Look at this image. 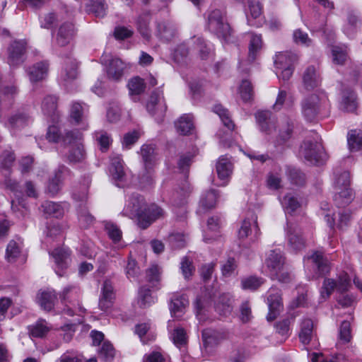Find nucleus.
<instances>
[{"instance_id": "1", "label": "nucleus", "mask_w": 362, "mask_h": 362, "mask_svg": "<svg viewBox=\"0 0 362 362\" xmlns=\"http://www.w3.org/2000/svg\"><path fill=\"white\" fill-rule=\"evenodd\" d=\"M265 265L272 279L282 283H288L291 279V274L285 264V257L280 250H272L267 254Z\"/></svg>"}, {"instance_id": "2", "label": "nucleus", "mask_w": 362, "mask_h": 362, "mask_svg": "<svg viewBox=\"0 0 362 362\" xmlns=\"http://www.w3.org/2000/svg\"><path fill=\"white\" fill-rule=\"evenodd\" d=\"M146 210V204L144 197L139 194H133L127 201L123 213L133 218H136L140 228L145 229L149 226V219L144 216Z\"/></svg>"}, {"instance_id": "3", "label": "nucleus", "mask_w": 362, "mask_h": 362, "mask_svg": "<svg viewBox=\"0 0 362 362\" xmlns=\"http://www.w3.org/2000/svg\"><path fill=\"white\" fill-rule=\"evenodd\" d=\"M328 107V100L325 94H311L302 103V112L307 120L312 121Z\"/></svg>"}, {"instance_id": "4", "label": "nucleus", "mask_w": 362, "mask_h": 362, "mask_svg": "<svg viewBox=\"0 0 362 362\" xmlns=\"http://www.w3.org/2000/svg\"><path fill=\"white\" fill-rule=\"evenodd\" d=\"M351 279L346 272L341 273L337 279L326 278L320 289V301H325L329 298L334 289L339 292L348 291L351 286Z\"/></svg>"}, {"instance_id": "5", "label": "nucleus", "mask_w": 362, "mask_h": 362, "mask_svg": "<svg viewBox=\"0 0 362 362\" xmlns=\"http://www.w3.org/2000/svg\"><path fill=\"white\" fill-rule=\"evenodd\" d=\"M209 28L219 38L227 41L230 36L231 30L226 22L224 13L219 9H216L210 13L208 17Z\"/></svg>"}, {"instance_id": "6", "label": "nucleus", "mask_w": 362, "mask_h": 362, "mask_svg": "<svg viewBox=\"0 0 362 362\" xmlns=\"http://www.w3.org/2000/svg\"><path fill=\"white\" fill-rule=\"evenodd\" d=\"M298 57L291 52H279L276 54L274 64L276 75L284 81L288 80L293 72V64Z\"/></svg>"}, {"instance_id": "7", "label": "nucleus", "mask_w": 362, "mask_h": 362, "mask_svg": "<svg viewBox=\"0 0 362 362\" xmlns=\"http://www.w3.org/2000/svg\"><path fill=\"white\" fill-rule=\"evenodd\" d=\"M141 156L146 173L141 177L140 183L143 187H146L153 182V179L151 170L156 164L157 154L153 146L143 145L141 148Z\"/></svg>"}, {"instance_id": "8", "label": "nucleus", "mask_w": 362, "mask_h": 362, "mask_svg": "<svg viewBox=\"0 0 362 362\" xmlns=\"http://www.w3.org/2000/svg\"><path fill=\"white\" fill-rule=\"evenodd\" d=\"M81 135L78 132H70L66 133L64 139V142L70 144L72 141L76 140V144L71 146L67 156L68 160L71 163L81 162L86 157L83 146L81 143Z\"/></svg>"}, {"instance_id": "9", "label": "nucleus", "mask_w": 362, "mask_h": 362, "mask_svg": "<svg viewBox=\"0 0 362 362\" xmlns=\"http://www.w3.org/2000/svg\"><path fill=\"white\" fill-rule=\"evenodd\" d=\"M300 154L311 164H317L323 159V147L320 143L305 141L300 146Z\"/></svg>"}, {"instance_id": "10", "label": "nucleus", "mask_w": 362, "mask_h": 362, "mask_svg": "<svg viewBox=\"0 0 362 362\" xmlns=\"http://www.w3.org/2000/svg\"><path fill=\"white\" fill-rule=\"evenodd\" d=\"M103 64H107V74L110 79L118 81L122 77L126 64L119 58H111L107 54L101 57Z\"/></svg>"}, {"instance_id": "11", "label": "nucleus", "mask_w": 362, "mask_h": 362, "mask_svg": "<svg viewBox=\"0 0 362 362\" xmlns=\"http://www.w3.org/2000/svg\"><path fill=\"white\" fill-rule=\"evenodd\" d=\"M26 49L25 41H14L8 47V63L11 66L18 65L23 62Z\"/></svg>"}, {"instance_id": "12", "label": "nucleus", "mask_w": 362, "mask_h": 362, "mask_svg": "<svg viewBox=\"0 0 362 362\" xmlns=\"http://www.w3.org/2000/svg\"><path fill=\"white\" fill-rule=\"evenodd\" d=\"M62 300L65 303H69L71 305V308H68L66 310V313L69 315H73L74 313V309L78 306L80 310H82V308L79 305V289L76 287L68 286L65 288L62 293L61 295Z\"/></svg>"}, {"instance_id": "13", "label": "nucleus", "mask_w": 362, "mask_h": 362, "mask_svg": "<svg viewBox=\"0 0 362 362\" xmlns=\"http://www.w3.org/2000/svg\"><path fill=\"white\" fill-rule=\"evenodd\" d=\"M76 33V30L73 23L66 22L59 28L56 42L60 47H64L71 42Z\"/></svg>"}, {"instance_id": "14", "label": "nucleus", "mask_w": 362, "mask_h": 362, "mask_svg": "<svg viewBox=\"0 0 362 362\" xmlns=\"http://www.w3.org/2000/svg\"><path fill=\"white\" fill-rule=\"evenodd\" d=\"M146 107L150 113L157 115L158 119H162L167 108L163 94L153 93L151 95Z\"/></svg>"}, {"instance_id": "15", "label": "nucleus", "mask_w": 362, "mask_h": 362, "mask_svg": "<svg viewBox=\"0 0 362 362\" xmlns=\"http://www.w3.org/2000/svg\"><path fill=\"white\" fill-rule=\"evenodd\" d=\"M268 304L269 313L267 318L269 320H273L283 309V304L279 291L274 288L270 289L268 297Z\"/></svg>"}, {"instance_id": "16", "label": "nucleus", "mask_w": 362, "mask_h": 362, "mask_svg": "<svg viewBox=\"0 0 362 362\" xmlns=\"http://www.w3.org/2000/svg\"><path fill=\"white\" fill-rule=\"evenodd\" d=\"M288 241L294 250H300L305 247V241L301 235L300 229L294 224L288 226Z\"/></svg>"}, {"instance_id": "17", "label": "nucleus", "mask_w": 362, "mask_h": 362, "mask_svg": "<svg viewBox=\"0 0 362 362\" xmlns=\"http://www.w3.org/2000/svg\"><path fill=\"white\" fill-rule=\"evenodd\" d=\"M262 7L256 0H250L248 2V23L255 26H260L262 21Z\"/></svg>"}, {"instance_id": "18", "label": "nucleus", "mask_w": 362, "mask_h": 362, "mask_svg": "<svg viewBox=\"0 0 362 362\" xmlns=\"http://www.w3.org/2000/svg\"><path fill=\"white\" fill-rule=\"evenodd\" d=\"M188 305L189 300L185 295L173 294L170 306L172 315L176 318L180 317Z\"/></svg>"}, {"instance_id": "19", "label": "nucleus", "mask_w": 362, "mask_h": 362, "mask_svg": "<svg viewBox=\"0 0 362 362\" xmlns=\"http://www.w3.org/2000/svg\"><path fill=\"white\" fill-rule=\"evenodd\" d=\"M30 121V119L28 115L18 112L8 117L6 125L11 131L16 132L27 126Z\"/></svg>"}, {"instance_id": "20", "label": "nucleus", "mask_w": 362, "mask_h": 362, "mask_svg": "<svg viewBox=\"0 0 362 362\" xmlns=\"http://www.w3.org/2000/svg\"><path fill=\"white\" fill-rule=\"evenodd\" d=\"M57 300V296L54 291L47 290L40 291L37 296V303L45 310H51Z\"/></svg>"}, {"instance_id": "21", "label": "nucleus", "mask_w": 362, "mask_h": 362, "mask_svg": "<svg viewBox=\"0 0 362 362\" xmlns=\"http://www.w3.org/2000/svg\"><path fill=\"white\" fill-rule=\"evenodd\" d=\"M233 171L231 162L227 158H220L216 164V172L220 180L223 181V185L228 182Z\"/></svg>"}, {"instance_id": "22", "label": "nucleus", "mask_w": 362, "mask_h": 362, "mask_svg": "<svg viewBox=\"0 0 362 362\" xmlns=\"http://www.w3.org/2000/svg\"><path fill=\"white\" fill-rule=\"evenodd\" d=\"M350 174L346 170H335L333 175V187L334 191L350 187Z\"/></svg>"}, {"instance_id": "23", "label": "nucleus", "mask_w": 362, "mask_h": 362, "mask_svg": "<svg viewBox=\"0 0 362 362\" xmlns=\"http://www.w3.org/2000/svg\"><path fill=\"white\" fill-rule=\"evenodd\" d=\"M303 79L307 89L317 86L320 82V74L314 66H310L305 69Z\"/></svg>"}, {"instance_id": "24", "label": "nucleus", "mask_w": 362, "mask_h": 362, "mask_svg": "<svg viewBox=\"0 0 362 362\" xmlns=\"http://www.w3.org/2000/svg\"><path fill=\"white\" fill-rule=\"evenodd\" d=\"M49 65L45 62L35 64L29 69V76L32 81H38L44 79L48 73Z\"/></svg>"}, {"instance_id": "25", "label": "nucleus", "mask_w": 362, "mask_h": 362, "mask_svg": "<svg viewBox=\"0 0 362 362\" xmlns=\"http://www.w3.org/2000/svg\"><path fill=\"white\" fill-rule=\"evenodd\" d=\"M23 248V242L21 240H11L9 241L6 250V258L9 262H14L21 254Z\"/></svg>"}, {"instance_id": "26", "label": "nucleus", "mask_w": 362, "mask_h": 362, "mask_svg": "<svg viewBox=\"0 0 362 362\" xmlns=\"http://www.w3.org/2000/svg\"><path fill=\"white\" fill-rule=\"evenodd\" d=\"M57 102V99L55 96L48 95L42 103V110L44 115L50 117L54 121L58 117Z\"/></svg>"}, {"instance_id": "27", "label": "nucleus", "mask_w": 362, "mask_h": 362, "mask_svg": "<svg viewBox=\"0 0 362 362\" xmlns=\"http://www.w3.org/2000/svg\"><path fill=\"white\" fill-rule=\"evenodd\" d=\"M175 128L181 134H190L194 129L193 117L190 115H182L175 123Z\"/></svg>"}, {"instance_id": "28", "label": "nucleus", "mask_w": 362, "mask_h": 362, "mask_svg": "<svg viewBox=\"0 0 362 362\" xmlns=\"http://www.w3.org/2000/svg\"><path fill=\"white\" fill-rule=\"evenodd\" d=\"M252 228L255 230V237H258L259 235V229L257 223L256 218H253L252 221L250 219L244 220L238 230V238L240 239H245L247 238L250 234H251Z\"/></svg>"}, {"instance_id": "29", "label": "nucleus", "mask_w": 362, "mask_h": 362, "mask_svg": "<svg viewBox=\"0 0 362 362\" xmlns=\"http://www.w3.org/2000/svg\"><path fill=\"white\" fill-rule=\"evenodd\" d=\"M334 200L339 207H344L348 205L354 197V194L350 187L334 191Z\"/></svg>"}, {"instance_id": "30", "label": "nucleus", "mask_w": 362, "mask_h": 362, "mask_svg": "<svg viewBox=\"0 0 362 362\" xmlns=\"http://www.w3.org/2000/svg\"><path fill=\"white\" fill-rule=\"evenodd\" d=\"M218 195L214 189L204 192L200 199L199 209L204 212L206 210L215 207L217 202Z\"/></svg>"}, {"instance_id": "31", "label": "nucleus", "mask_w": 362, "mask_h": 362, "mask_svg": "<svg viewBox=\"0 0 362 362\" xmlns=\"http://www.w3.org/2000/svg\"><path fill=\"white\" fill-rule=\"evenodd\" d=\"M313 332V322L311 319H303L300 323V330L299 332V338L303 344L310 343Z\"/></svg>"}, {"instance_id": "32", "label": "nucleus", "mask_w": 362, "mask_h": 362, "mask_svg": "<svg viewBox=\"0 0 362 362\" xmlns=\"http://www.w3.org/2000/svg\"><path fill=\"white\" fill-rule=\"evenodd\" d=\"M269 111H259L256 113V119L261 127V129L267 134H272V129H275L274 121L270 119Z\"/></svg>"}, {"instance_id": "33", "label": "nucleus", "mask_w": 362, "mask_h": 362, "mask_svg": "<svg viewBox=\"0 0 362 362\" xmlns=\"http://www.w3.org/2000/svg\"><path fill=\"white\" fill-rule=\"evenodd\" d=\"M216 310L221 315H227L232 311V298L228 294L219 296L215 304Z\"/></svg>"}, {"instance_id": "34", "label": "nucleus", "mask_w": 362, "mask_h": 362, "mask_svg": "<svg viewBox=\"0 0 362 362\" xmlns=\"http://www.w3.org/2000/svg\"><path fill=\"white\" fill-rule=\"evenodd\" d=\"M52 255L53 256L55 263L57 266L56 272L59 276H62V274L59 272V269H64L67 267L69 252L66 249L57 248L52 252Z\"/></svg>"}, {"instance_id": "35", "label": "nucleus", "mask_w": 362, "mask_h": 362, "mask_svg": "<svg viewBox=\"0 0 362 362\" xmlns=\"http://www.w3.org/2000/svg\"><path fill=\"white\" fill-rule=\"evenodd\" d=\"M220 220L218 218L211 217L207 221V229L204 232V240L206 243H211V240H215L217 237V232L219 229Z\"/></svg>"}, {"instance_id": "36", "label": "nucleus", "mask_w": 362, "mask_h": 362, "mask_svg": "<svg viewBox=\"0 0 362 362\" xmlns=\"http://www.w3.org/2000/svg\"><path fill=\"white\" fill-rule=\"evenodd\" d=\"M176 34V30L173 23L170 22H162L158 24V35L165 41L173 39Z\"/></svg>"}, {"instance_id": "37", "label": "nucleus", "mask_w": 362, "mask_h": 362, "mask_svg": "<svg viewBox=\"0 0 362 362\" xmlns=\"http://www.w3.org/2000/svg\"><path fill=\"white\" fill-rule=\"evenodd\" d=\"M77 63L75 59L69 58L65 62L64 69L62 73V78L64 81L75 79L78 75Z\"/></svg>"}, {"instance_id": "38", "label": "nucleus", "mask_w": 362, "mask_h": 362, "mask_svg": "<svg viewBox=\"0 0 362 362\" xmlns=\"http://www.w3.org/2000/svg\"><path fill=\"white\" fill-rule=\"evenodd\" d=\"M150 19L148 14H144L139 16L136 21L137 30L146 40L151 38Z\"/></svg>"}, {"instance_id": "39", "label": "nucleus", "mask_w": 362, "mask_h": 362, "mask_svg": "<svg viewBox=\"0 0 362 362\" xmlns=\"http://www.w3.org/2000/svg\"><path fill=\"white\" fill-rule=\"evenodd\" d=\"M347 142L351 151H358L362 148V132L353 129L349 132Z\"/></svg>"}, {"instance_id": "40", "label": "nucleus", "mask_w": 362, "mask_h": 362, "mask_svg": "<svg viewBox=\"0 0 362 362\" xmlns=\"http://www.w3.org/2000/svg\"><path fill=\"white\" fill-rule=\"evenodd\" d=\"M308 261H311L315 264L320 275L325 274L329 272L328 262L323 258L321 253L318 252L313 253L310 257H308Z\"/></svg>"}, {"instance_id": "41", "label": "nucleus", "mask_w": 362, "mask_h": 362, "mask_svg": "<svg viewBox=\"0 0 362 362\" xmlns=\"http://www.w3.org/2000/svg\"><path fill=\"white\" fill-rule=\"evenodd\" d=\"M361 25V21L358 16L349 13L347 22L344 25V32L347 35H352Z\"/></svg>"}, {"instance_id": "42", "label": "nucleus", "mask_w": 362, "mask_h": 362, "mask_svg": "<svg viewBox=\"0 0 362 362\" xmlns=\"http://www.w3.org/2000/svg\"><path fill=\"white\" fill-rule=\"evenodd\" d=\"M129 95L137 96L144 92L146 85L142 78L139 76L131 78L127 84Z\"/></svg>"}, {"instance_id": "43", "label": "nucleus", "mask_w": 362, "mask_h": 362, "mask_svg": "<svg viewBox=\"0 0 362 362\" xmlns=\"http://www.w3.org/2000/svg\"><path fill=\"white\" fill-rule=\"evenodd\" d=\"M357 107L356 95L352 91L344 93L341 102V108L346 112H354Z\"/></svg>"}, {"instance_id": "44", "label": "nucleus", "mask_w": 362, "mask_h": 362, "mask_svg": "<svg viewBox=\"0 0 362 362\" xmlns=\"http://www.w3.org/2000/svg\"><path fill=\"white\" fill-rule=\"evenodd\" d=\"M43 212L48 216L59 217L63 215L64 209L62 206L57 203L46 201L42 204Z\"/></svg>"}, {"instance_id": "45", "label": "nucleus", "mask_w": 362, "mask_h": 362, "mask_svg": "<svg viewBox=\"0 0 362 362\" xmlns=\"http://www.w3.org/2000/svg\"><path fill=\"white\" fill-rule=\"evenodd\" d=\"M94 136L100 151H107L112 141L111 136L106 132L102 130L95 132Z\"/></svg>"}, {"instance_id": "46", "label": "nucleus", "mask_w": 362, "mask_h": 362, "mask_svg": "<svg viewBox=\"0 0 362 362\" xmlns=\"http://www.w3.org/2000/svg\"><path fill=\"white\" fill-rule=\"evenodd\" d=\"M193 49L197 52L202 59H205L210 54L211 48L200 37H194L192 40Z\"/></svg>"}, {"instance_id": "47", "label": "nucleus", "mask_w": 362, "mask_h": 362, "mask_svg": "<svg viewBox=\"0 0 362 362\" xmlns=\"http://www.w3.org/2000/svg\"><path fill=\"white\" fill-rule=\"evenodd\" d=\"M262 46V37L260 35L251 34L249 45V59L254 61L256 58L257 52Z\"/></svg>"}, {"instance_id": "48", "label": "nucleus", "mask_w": 362, "mask_h": 362, "mask_svg": "<svg viewBox=\"0 0 362 362\" xmlns=\"http://www.w3.org/2000/svg\"><path fill=\"white\" fill-rule=\"evenodd\" d=\"M282 205L285 211L289 214H291L300 207V203L296 196L292 193H288L284 197Z\"/></svg>"}, {"instance_id": "49", "label": "nucleus", "mask_w": 362, "mask_h": 362, "mask_svg": "<svg viewBox=\"0 0 362 362\" xmlns=\"http://www.w3.org/2000/svg\"><path fill=\"white\" fill-rule=\"evenodd\" d=\"M51 328L52 327L46 321L40 320L32 327L30 333L33 337H42L48 333Z\"/></svg>"}, {"instance_id": "50", "label": "nucleus", "mask_w": 362, "mask_h": 362, "mask_svg": "<svg viewBox=\"0 0 362 362\" xmlns=\"http://www.w3.org/2000/svg\"><path fill=\"white\" fill-rule=\"evenodd\" d=\"M164 216V211L156 204L146 205V210L144 213V216L149 219V225L155 220Z\"/></svg>"}, {"instance_id": "51", "label": "nucleus", "mask_w": 362, "mask_h": 362, "mask_svg": "<svg viewBox=\"0 0 362 362\" xmlns=\"http://www.w3.org/2000/svg\"><path fill=\"white\" fill-rule=\"evenodd\" d=\"M214 111L221 118L224 126L228 128L230 130H233L234 128V124L230 118L228 111L223 107L221 105H216L214 107Z\"/></svg>"}, {"instance_id": "52", "label": "nucleus", "mask_w": 362, "mask_h": 362, "mask_svg": "<svg viewBox=\"0 0 362 362\" xmlns=\"http://www.w3.org/2000/svg\"><path fill=\"white\" fill-rule=\"evenodd\" d=\"M332 61L337 65H342L347 59V52L344 47L334 46L332 48Z\"/></svg>"}, {"instance_id": "53", "label": "nucleus", "mask_w": 362, "mask_h": 362, "mask_svg": "<svg viewBox=\"0 0 362 362\" xmlns=\"http://www.w3.org/2000/svg\"><path fill=\"white\" fill-rule=\"evenodd\" d=\"M62 170H59L54 176L49 180L47 191L52 195L57 194L61 189Z\"/></svg>"}, {"instance_id": "54", "label": "nucleus", "mask_w": 362, "mask_h": 362, "mask_svg": "<svg viewBox=\"0 0 362 362\" xmlns=\"http://www.w3.org/2000/svg\"><path fill=\"white\" fill-rule=\"evenodd\" d=\"M153 303L151 291L148 288H141L139 293L138 305L140 308H146Z\"/></svg>"}, {"instance_id": "55", "label": "nucleus", "mask_w": 362, "mask_h": 362, "mask_svg": "<svg viewBox=\"0 0 362 362\" xmlns=\"http://www.w3.org/2000/svg\"><path fill=\"white\" fill-rule=\"evenodd\" d=\"M172 339L177 347L185 345L187 341V337L185 329L181 327L175 328L172 334Z\"/></svg>"}, {"instance_id": "56", "label": "nucleus", "mask_w": 362, "mask_h": 362, "mask_svg": "<svg viewBox=\"0 0 362 362\" xmlns=\"http://www.w3.org/2000/svg\"><path fill=\"white\" fill-rule=\"evenodd\" d=\"M89 7V11L98 17H103L105 15L107 5L104 0H93Z\"/></svg>"}, {"instance_id": "57", "label": "nucleus", "mask_w": 362, "mask_h": 362, "mask_svg": "<svg viewBox=\"0 0 362 362\" xmlns=\"http://www.w3.org/2000/svg\"><path fill=\"white\" fill-rule=\"evenodd\" d=\"M339 340L342 343H348L351 339V325L349 321H343L339 327Z\"/></svg>"}, {"instance_id": "58", "label": "nucleus", "mask_w": 362, "mask_h": 362, "mask_svg": "<svg viewBox=\"0 0 362 362\" xmlns=\"http://www.w3.org/2000/svg\"><path fill=\"white\" fill-rule=\"evenodd\" d=\"M293 41L298 45L308 47L312 44V40L308 35L300 29H297L293 32Z\"/></svg>"}, {"instance_id": "59", "label": "nucleus", "mask_w": 362, "mask_h": 362, "mask_svg": "<svg viewBox=\"0 0 362 362\" xmlns=\"http://www.w3.org/2000/svg\"><path fill=\"white\" fill-rule=\"evenodd\" d=\"M263 283L264 281L261 278L250 276L243 279L242 286L244 289L255 290Z\"/></svg>"}, {"instance_id": "60", "label": "nucleus", "mask_w": 362, "mask_h": 362, "mask_svg": "<svg viewBox=\"0 0 362 362\" xmlns=\"http://www.w3.org/2000/svg\"><path fill=\"white\" fill-rule=\"evenodd\" d=\"M239 92L244 101L250 100L253 93L251 83L247 80H243L240 86Z\"/></svg>"}, {"instance_id": "61", "label": "nucleus", "mask_w": 362, "mask_h": 362, "mask_svg": "<svg viewBox=\"0 0 362 362\" xmlns=\"http://www.w3.org/2000/svg\"><path fill=\"white\" fill-rule=\"evenodd\" d=\"M105 230L109 237L115 242H119L122 238V231L120 229L112 223L105 224Z\"/></svg>"}, {"instance_id": "62", "label": "nucleus", "mask_w": 362, "mask_h": 362, "mask_svg": "<svg viewBox=\"0 0 362 362\" xmlns=\"http://www.w3.org/2000/svg\"><path fill=\"white\" fill-rule=\"evenodd\" d=\"M141 136L140 132L134 130L124 134L122 145L125 148H130L135 144Z\"/></svg>"}, {"instance_id": "63", "label": "nucleus", "mask_w": 362, "mask_h": 362, "mask_svg": "<svg viewBox=\"0 0 362 362\" xmlns=\"http://www.w3.org/2000/svg\"><path fill=\"white\" fill-rule=\"evenodd\" d=\"M180 264L182 273L185 279H189L194 272V267L192 264V262L185 257L182 258Z\"/></svg>"}, {"instance_id": "64", "label": "nucleus", "mask_w": 362, "mask_h": 362, "mask_svg": "<svg viewBox=\"0 0 362 362\" xmlns=\"http://www.w3.org/2000/svg\"><path fill=\"white\" fill-rule=\"evenodd\" d=\"M114 355L115 351L112 344L107 342L103 343L99 352L100 357L106 361H109L113 358Z\"/></svg>"}]
</instances>
